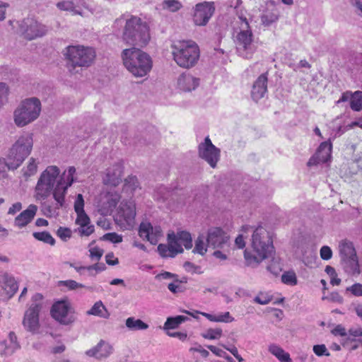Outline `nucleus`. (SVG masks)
Wrapping results in <instances>:
<instances>
[{
	"label": "nucleus",
	"mask_w": 362,
	"mask_h": 362,
	"mask_svg": "<svg viewBox=\"0 0 362 362\" xmlns=\"http://www.w3.org/2000/svg\"><path fill=\"white\" fill-rule=\"evenodd\" d=\"M76 168L73 166L61 173L56 165L47 166L40 174L35 187L34 197L37 201H45L51 194L57 207L65 204L68 189L74 182Z\"/></svg>",
	"instance_id": "nucleus-1"
},
{
	"label": "nucleus",
	"mask_w": 362,
	"mask_h": 362,
	"mask_svg": "<svg viewBox=\"0 0 362 362\" xmlns=\"http://www.w3.org/2000/svg\"><path fill=\"white\" fill-rule=\"evenodd\" d=\"M250 16L245 11L238 12L232 22L233 36L239 56L250 59L256 51L253 33L250 25Z\"/></svg>",
	"instance_id": "nucleus-2"
},
{
	"label": "nucleus",
	"mask_w": 362,
	"mask_h": 362,
	"mask_svg": "<svg viewBox=\"0 0 362 362\" xmlns=\"http://www.w3.org/2000/svg\"><path fill=\"white\" fill-rule=\"evenodd\" d=\"M123 25L122 38L127 44L141 47L148 44L151 37L146 22L138 16L124 14L115 22V27Z\"/></svg>",
	"instance_id": "nucleus-3"
},
{
	"label": "nucleus",
	"mask_w": 362,
	"mask_h": 362,
	"mask_svg": "<svg viewBox=\"0 0 362 362\" xmlns=\"http://www.w3.org/2000/svg\"><path fill=\"white\" fill-rule=\"evenodd\" d=\"M251 246V252L245 250L244 252L246 263L249 266L259 264L272 254V240L264 228L259 226L253 231Z\"/></svg>",
	"instance_id": "nucleus-4"
},
{
	"label": "nucleus",
	"mask_w": 362,
	"mask_h": 362,
	"mask_svg": "<svg viewBox=\"0 0 362 362\" xmlns=\"http://www.w3.org/2000/svg\"><path fill=\"white\" fill-rule=\"evenodd\" d=\"M171 54L175 63L182 68L194 66L200 56L197 44L192 40H175L170 46Z\"/></svg>",
	"instance_id": "nucleus-5"
},
{
	"label": "nucleus",
	"mask_w": 362,
	"mask_h": 362,
	"mask_svg": "<svg viewBox=\"0 0 362 362\" xmlns=\"http://www.w3.org/2000/svg\"><path fill=\"white\" fill-rule=\"evenodd\" d=\"M122 57L126 69L136 77L145 76L152 68L151 57L139 49H124Z\"/></svg>",
	"instance_id": "nucleus-6"
},
{
	"label": "nucleus",
	"mask_w": 362,
	"mask_h": 362,
	"mask_svg": "<svg viewBox=\"0 0 362 362\" xmlns=\"http://www.w3.org/2000/svg\"><path fill=\"white\" fill-rule=\"evenodd\" d=\"M42 110L40 100L37 98H26L21 102L13 112V121L18 127H25L35 121Z\"/></svg>",
	"instance_id": "nucleus-7"
},
{
	"label": "nucleus",
	"mask_w": 362,
	"mask_h": 362,
	"mask_svg": "<svg viewBox=\"0 0 362 362\" xmlns=\"http://www.w3.org/2000/svg\"><path fill=\"white\" fill-rule=\"evenodd\" d=\"M33 146V134L24 133L21 135L10 149L8 169L18 168L23 160L30 154Z\"/></svg>",
	"instance_id": "nucleus-8"
},
{
	"label": "nucleus",
	"mask_w": 362,
	"mask_h": 362,
	"mask_svg": "<svg viewBox=\"0 0 362 362\" xmlns=\"http://www.w3.org/2000/svg\"><path fill=\"white\" fill-rule=\"evenodd\" d=\"M44 306V296L40 293L33 294L28 304L22 322L27 331L32 333L37 332L40 327V313Z\"/></svg>",
	"instance_id": "nucleus-9"
},
{
	"label": "nucleus",
	"mask_w": 362,
	"mask_h": 362,
	"mask_svg": "<svg viewBox=\"0 0 362 362\" xmlns=\"http://www.w3.org/2000/svg\"><path fill=\"white\" fill-rule=\"evenodd\" d=\"M64 54L74 67H88L95 58V51L93 47L80 45L68 46Z\"/></svg>",
	"instance_id": "nucleus-10"
},
{
	"label": "nucleus",
	"mask_w": 362,
	"mask_h": 362,
	"mask_svg": "<svg viewBox=\"0 0 362 362\" xmlns=\"http://www.w3.org/2000/svg\"><path fill=\"white\" fill-rule=\"evenodd\" d=\"M136 204L134 201H123L119 205L114 221L121 230H131L136 225Z\"/></svg>",
	"instance_id": "nucleus-11"
},
{
	"label": "nucleus",
	"mask_w": 362,
	"mask_h": 362,
	"mask_svg": "<svg viewBox=\"0 0 362 362\" xmlns=\"http://www.w3.org/2000/svg\"><path fill=\"white\" fill-rule=\"evenodd\" d=\"M51 315L55 320L65 325L73 323L76 320L71 303L67 300L55 302L51 308Z\"/></svg>",
	"instance_id": "nucleus-12"
},
{
	"label": "nucleus",
	"mask_w": 362,
	"mask_h": 362,
	"mask_svg": "<svg viewBox=\"0 0 362 362\" xmlns=\"http://www.w3.org/2000/svg\"><path fill=\"white\" fill-rule=\"evenodd\" d=\"M20 30L28 40H33L36 37H42L47 31L46 26L32 18L23 20L20 25Z\"/></svg>",
	"instance_id": "nucleus-13"
},
{
	"label": "nucleus",
	"mask_w": 362,
	"mask_h": 362,
	"mask_svg": "<svg viewBox=\"0 0 362 362\" xmlns=\"http://www.w3.org/2000/svg\"><path fill=\"white\" fill-rule=\"evenodd\" d=\"M215 11L214 2L204 1L194 7L193 22L196 25H206Z\"/></svg>",
	"instance_id": "nucleus-14"
},
{
	"label": "nucleus",
	"mask_w": 362,
	"mask_h": 362,
	"mask_svg": "<svg viewBox=\"0 0 362 362\" xmlns=\"http://www.w3.org/2000/svg\"><path fill=\"white\" fill-rule=\"evenodd\" d=\"M199 155L206 160L211 167L215 168L220 157V150L216 148L209 137L199 146Z\"/></svg>",
	"instance_id": "nucleus-15"
},
{
	"label": "nucleus",
	"mask_w": 362,
	"mask_h": 362,
	"mask_svg": "<svg viewBox=\"0 0 362 362\" xmlns=\"http://www.w3.org/2000/svg\"><path fill=\"white\" fill-rule=\"evenodd\" d=\"M139 235L152 245H156L162 237V230L159 226H153L148 221H142L139 228Z\"/></svg>",
	"instance_id": "nucleus-16"
},
{
	"label": "nucleus",
	"mask_w": 362,
	"mask_h": 362,
	"mask_svg": "<svg viewBox=\"0 0 362 362\" xmlns=\"http://www.w3.org/2000/svg\"><path fill=\"white\" fill-rule=\"evenodd\" d=\"M119 199V194L116 192H108L101 197L98 204V211L103 216L110 215Z\"/></svg>",
	"instance_id": "nucleus-17"
},
{
	"label": "nucleus",
	"mask_w": 362,
	"mask_h": 362,
	"mask_svg": "<svg viewBox=\"0 0 362 362\" xmlns=\"http://www.w3.org/2000/svg\"><path fill=\"white\" fill-rule=\"evenodd\" d=\"M228 241V236L221 228L213 227L209 229L206 238L209 247L223 248L227 245Z\"/></svg>",
	"instance_id": "nucleus-18"
},
{
	"label": "nucleus",
	"mask_w": 362,
	"mask_h": 362,
	"mask_svg": "<svg viewBox=\"0 0 362 362\" xmlns=\"http://www.w3.org/2000/svg\"><path fill=\"white\" fill-rule=\"evenodd\" d=\"M332 148V144L330 141L321 143L315 154L309 159L308 165L313 166L329 161L331 158Z\"/></svg>",
	"instance_id": "nucleus-19"
},
{
	"label": "nucleus",
	"mask_w": 362,
	"mask_h": 362,
	"mask_svg": "<svg viewBox=\"0 0 362 362\" xmlns=\"http://www.w3.org/2000/svg\"><path fill=\"white\" fill-rule=\"evenodd\" d=\"M114 351L113 346L105 340H100L95 346L87 350L85 354L88 357L102 360L109 357Z\"/></svg>",
	"instance_id": "nucleus-20"
},
{
	"label": "nucleus",
	"mask_w": 362,
	"mask_h": 362,
	"mask_svg": "<svg viewBox=\"0 0 362 362\" xmlns=\"http://www.w3.org/2000/svg\"><path fill=\"white\" fill-rule=\"evenodd\" d=\"M200 80L190 73L185 72L180 74L177 80V87L182 91L190 92L199 86Z\"/></svg>",
	"instance_id": "nucleus-21"
},
{
	"label": "nucleus",
	"mask_w": 362,
	"mask_h": 362,
	"mask_svg": "<svg viewBox=\"0 0 362 362\" xmlns=\"http://www.w3.org/2000/svg\"><path fill=\"white\" fill-rule=\"evenodd\" d=\"M37 211V206L30 204L28 208L21 211L14 219L13 225L18 228L27 226L34 219Z\"/></svg>",
	"instance_id": "nucleus-22"
},
{
	"label": "nucleus",
	"mask_w": 362,
	"mask_h": 362,
	"mask_svg": "<svg viewBox=\"0 0 362 362\" xmlns=\"http://www.w3.org/2000/svg\"><path fill=\"white\" fill-rule=\"evenodd\" d=\"M267 73L261 74L254 82L251 96L255 101L262 98L267 91Z\"/></svg>",
	"instance_id": "nucleus-23"
},
{
	"label": "nucleus",
	"mask_w": 362,
	"mask_h": 362,
	"mask_svg": "<svg viewBox=\"0 0 362 362\" xmlns=\"http://www.w3.org/2000/svg\"><path fill=\"white\" fill-rule=\"evenodd\" d=\"M350 100V107L354 111L362 110V91H355L352 93L350 91H346L341 95V98L337 101V103L341 102H346Z\"/></svg>",
	"instance_id": "nucleus-24"
},
{
	"label": "nucleus",
	"mask_w": 362,
	"mask_h": 362,
	"mask_svg": "<svg viewBox=\"0 0 362 362\" xmlns=\"http://www.w3.org/2000/svg\"><path fill=\"white\" fill-rule=\"evenodd\" d=\"M122 172L123 168L120 163L116 164L112 168L107 169L103 178L104 183L108 185L117 186L121 182Z\"/></svg>",
	"instance_id": "nucleus-25"
},
{
	"label": "nucleus",
	"mask_w": 362,
	"mask_h": 362,
	"mask_svg": "<svg viewBox=\"0 0 362 362\" xmlns=\"http://www.w3.org/2000/svg\"><path fill=\"white\" fill-rule=\"evenodd\" d=\"M76 223L79 226L77 229V232L81 236H89L95 230V227L90 223V220L88 216L76 218Z\"/></svg>",
	"instance_id": "nucleus-26"
},
{
	"label": "nucleus",
	"mask_w": 362,
	"mask_h": 362,
	"mask_svg": "<svg viewBox=\"0 0 362 362\" xmlns=\"http://www.w3.org/2000/svg\"><path fill=\"white\" fill-rule=\"evenodd\" d=\"M195 313L202 315L212 322L230 323L235 320V318L228 311L217 315L201 311H195Z\"/></svg>",
	"instance_id": "nucleus-27"
},
{
	"label": "nucleus",
	"mask_w": 362,
	"mask_h": 362,
	"mask_svg": "<svg viewBox=\"0 0 362 362\" xmlns=\"http://www.w3.org/2000/svg\"><path fill=\"white\" fill-rule=\"evenodd\" d=\"M86 314L103 319H108L110 316V312L101 300L96 301Z\"/></svg>",
	"instance_id": "nucleus-28"
},
{
	"label": "nucleus",
	"mask_w": 362,
	"mask_h": 362,
	"mask_svg": "<svg viewBox=\"0 0 362 362\" xmlns=\"http://www.w3.org/2000/svg\"><path fill=\"white\" fill-rule=\"evenodd\" d=\"M344 270L350 275H358L361 273L357 256L342 259Z\"/></svg>",
	"instance_id": "nucleus-29"
},
{
	"label": "nucleus",
	"mask_w": 362,
	"mask_h": 362,
	"mask_svg": "<svg viewBox=\"0 0 362 362\" xmlns=\"http://www.w3.org/2000/svg\"><path fill=\"white\" fill-rule=\"evenodd\" d=\"M126 327L132 332L144 331L148 329L149 325L141 319L129 317L125 320Z\"/></svg>",
	"instance_id": "nucleus-30"
},
{
	"label": "nucleus",
	"mask_w": 362,
	"mask_h": 362,
	"mask_svg": "<svg viewBox=\"0 0 362 362\" xmlns=\"http://www.w3.org/2000/svg\"><path fill=\"white\" fill-rule=\"evenodd\" d=\"M4 291L7 298H10L14 296L18 288L16 279L11 276L5 275L4 277Z\"/></svg>",
	"instance_id": "nucleus-31"
},
{
	"label": "nucleus",
	"mask_w": 362,
	"mask_h": 362,
	"mask_svg": "<svg viewBox=\"0 0 362 362\" xmlns=\"http://www.w3.org/2000/svg\"><path fill=\"white\" fill-rule=\"evenodd\" d=\"M269 351L278 358L281 362H292L290 355L286 352L281 346L272 344L269 346Z\"/></svg>",
	"instance_id": "nucleus-32"
},
{
	"label": "nucleus",
	"mask_w": 362,
	"mask_h": 362,
	"mask_svg": "<svg viewBox=\"0 0 362 362\" xmlns=\"http://www.w3.org/2000/svg\"><path fill=\"white\" fill-rule=\"evenodd\" d=\"M188 320V317L184 315L169 317L163 325V329L169 332L170 329H177L182 323Z\"/></svg>",
	"instance_id": "nucleus-33"
},
{
	"label": "nucleus",
	"mask_w": 362,
	"mask_h": 362,
	"mask_svg": "<svg viewBox=\"0 0 362 362\" xmlns=\"http://www.w3.org/2000/svg\"><path fill=\"white\" fill-rule=\"evenodd\" d=\"M341 259L356 256L355 248L351 242L343 241L339 244Z\"/></svg>",
	"instance_id": "nucleus-34"
},
{
	"label": "nucleus",
	"mask_w": 362,
	"mask_h": 362,
	"mask_svg": "<svg viewBox=\"0 0 362 362\" xmlns=\"http://www.w3.org/2000/svg\"><path fill=\"white\" fill-rule=\"evenodd\" d=\"M223 335V329L221 327H211L201 333L202 337L207 340H218Z\"/></svg>",
	"instance_id": "nucleus-35"
},
{
	"label": "nucleus",
	"mask_w": 362,
	"mask_h": 362,
	"mask_svg": "<svg viewBox=\"0 0 362 362\" xmlns=\"http://www.w3.org/2000/svg\"><path fill=\"white\" fill-rule=\"evenodd\" d=\"M168 240L173 257L183 252L182 245L175 237L174 233L168 234Z\"/></svg>",
	"instance_id": "nucleus-36"
},
{
	"label": "nucleus",
	"mask_w": 362,
	"mask_h": 362,
	"mask_svg": "<svg viewBox=\"0 0 362 362\" xmlns=\"http://www.w3.org/2000/svg\"><path fill=\"white\" fill-rule=\"evenodd\" d=\"M175 237L177 239L180 243L183 245L186 249H190L192 247V240L191 234L187 231H180L175 235Z\"/></svg>",
	"instance_id": "nucleus-37"
},
{
	"label": "nucleus",
	"mask_w": 362,
	"mask_h": 362,
	"mask_svg": "<svg viewBox=\"0 0 362 362\" xmlns=\"http://www.w3.org/2000/svg\"><path fill=\"white\" fill-rule=\"evenodd\" d=\"M209 246L206 238L203 235H200L195 240V246L193 252L204 255L207 251Z\"/></svg>",
	"instance_id": "nucleus-38"
},
{
	"label": "nucleus",
	"mask_w": 362,
	"mask_h": 362,
	"mask_svg": "<svg viewBox=\"0 0 362 362\" xmlns=\"http://www.w3.org/2000/svg\"><path fill=\"white\" fill-rule=\"evenodd\" d=\"M74 211L76 214V218L88 216L84 211V199L81 194H78L74 202Z\"/></svg>",
	"instance_id": "nucleus-39"
},
{
	"label": "nucleus",
	"mask_w": 362,
	"mask_h": 362,
	"mask_svg": "<svg viewBox=\"0 0 362 362\" xmlns=\"http://www.w3.org/2000/svg\"><path fill=\"white\" fill-rule=\"evenodd\" d=\"M38 163L33 158H30L27 165L22 169L23 175L26 178L34 175L37 170Z\"/></svg>",
	"instance_id": "nucleus-40"
},
{
	"label": "nucleus",
	"mask_w": 362,
	"mask_h": 362,
	"mask_svg": "<svg viewBox=\"0 0 362 362\" xmlns=\"http://www.w3.org/2000/svg\"><path fill=\"white\" fill-rule=\"evenodd\" d=\"M33 235L36 240L49 244L50 245H54L55 243V240L49 232H35Z\"/></svg>",
	"instance_id": "nucleus-41"
},
{
	"label": "nucleus",
	"mask_w": 362,
	"mask_h": 362,
	"mask_svg": "<svg viewBox=\"0 0 362 362\" xmlns=\"http://www.w3.org/2000/svg\"><path fill=\"white\" fill-rule=\"evenodd\" d=\"M281 281L284 284L289 286H295L298 283L296 273L293 271L285 272L281 275Z\"/></svg>",
	"instance_id": "nucleus-42"
},
{
	"label": "nucleus",
	"mask_w": 362,
	"mask_h": 362,
	"mask_svg": "<svg viewBox=\"0 0 362 362\" xmlns=\"http://www.w3.org/2000/svg\"><path fill=\"white\" fill-rule=\"evenodd\" d=\"M279 15L277 12L272 11V12H266L262 14L261 17L262 23L264 25H269L272 23L278 20Z\"/></svg>",
	"instance_id": "nucleus-43"
},
{
	"label": "nucleus",
	"mask_w": 362,
	"mask_h": 362,
	"mask_svg": "<svg viewBox=\"0 0 362 362\" xmlns=\"http://www.w3.org/2000/svg\"><path fill=\"white\" fill-rule=\"evenodd\" d=\"M163 6L164 8L172 12L177 11L182 7L181 3L177 0H165L163 1Z\"/></svg>",
	"instance_id": "nucleus-44"
},
{
	"label": "nucleus",
	"mask_w": 362,
	"mask_h": 362,
	"mask_svg": "<svg viewBox=\"0 0 362 362\" xmlns=\"http://www.w3.org/2000/svg\"><path fill=\"white\" fill-rule=\"evenodd\" d=\"M94 241L89 244L90 257L93 260H99L103 255V250L100 248L93 246Z\"/></svg>",
	"instance_id": "nucleus-45"
},
{
	"label": "nucleus",
	"mask_w": 362,
	"mask_h": 362,
	"mask_svg": "<svg viewBox=\"0 0 362 362\" xmlns=\"http://www.w3.org/2000/svg\"><path fill=\"white\" fill-rule=\"evenodd\" d=\"M138 187V180L135 176H129L124 180V189L134 191Z\"/></svg>",
	"instance_id": "nucleus-46"
},
{
	"label": "nucleus",
	"mask_w": 362,
	"mask_h": 362,
	"mask_svg": "<svg viewBox=\"0 0 362 362\" xmlns=\"http://www.w3.org/2000/svg\"><path fill=\"white\" fill-rule=\"evenodd\" d=\"M102 240H107L112 243H120L123 240V237L122 235L116 233H108L102 237Z\"/></svg>",
	"instance_id": "nucleus-47"
},
{
	"label": "nucleus",
	"mask_w": 362,
	"mask_h": 362,
	"mask_svg": "<svg viewBox=\"0 0 362 362\" xmlns=\"http://www.w3.org/2000/svg\"><path fill=\"white\" fill-rule=\"evenodd\" d=\"M57 235L63 241H67L72 235V231L70 228L66 227H59L57 231Z\"/></svg>",
	"instance_id": "nucleus-48"
},
{
	"label": "nucleus",
	"mask_w": 362,
	"mask_h": 362,
	"mask_svg": "<svg viewBox=\"0 0 362 362\" xmlns=\"http://www.w3.org/2000/svg\"><path fill=\"white\" fill-rule=\"evenodd\" d=\"M346 292H350L356 297L362 296V284L355 283L346 288Z\"/></svg>",
	"instance_id": "nucleus-49"
},
{
	"label": "nucleus",
	"mask_w": 362,
	"mask_h": 362,
	"mask_svg": "<svg viewBox=\"0 0 362 362\" xmlns=\"http://www.w3.org/2000/svg\"><path fill=\"white\" fill-rule=\"evenodd\" d=\"M313 350L315 354L317 356H329L330 355V353L329 352L328 349H327L325 344L314 345Z\"/></svg>",
	"instance_id": "nucleus-50"
},
{
	"label": "nucleus",
	"mask_w": 362,
	"mask_h": 362,
	"mask_svg": "<svg viewBox=\"0 0 362 362\" xmlns=\"http://www.w3.org/2000/svg\"><path fill=\"white\" fill-rule=\"evenodd\" d=\"M59 284H60V285L66 286L69 290H75V289L85 287V286L83 284H79L74 280L62 281H60Z\"/></svg>",
	"instance_id": "nucleus-51"
},
{
	"label": "nucleus",
	"mask_w": 362,
	"mask_h": 362,
	"mask_svg": "<svg viewBox=\"0 0 362 362\" xmlns=\"http://www.w3.org/2000/svg\"><path fill=\"white\" fill-rule=\"evenodd\" d=\"M322 300H328L337 303H343V297L337 291L332 292L327 296H322Z\"/></svg>",
	"instance_id": "nucleus-52"
},
{
	"label": "nucleus",
	"mask_w": 362,
	"mask_h": 362,
	"mask_svg": "<svg viewBox=\"0 0 362 362\" xmlns=\"http://www.w3.org/2000/svg\"><path fill=\"white\" fill-rule=\"evenodd\" d=\"M106 267L105 264H95L91 266L87 267V272H89L90 275H95L99 272H101L105 269Z\"/></svg>",
	"instance_id": "nucleus-53"
},
{
	"label": "nucleus",
	"mask_w": 362,
	"mask_h": 362,
	"mask_svg": "<svg viewBox=\"0 0 362 362\" xmlns=\"http://www.w3.org/2000/svg\"><path fill=\"white\" fill-rule=\"evenodd\" d=\"M272 300V297L267 293H261L254 299V301L260 305H267Z\"/></svg>",
	"instance_id": "nucleus-54"
},
{
	"label": "nucleus",
	"mask_w": 362,
	"mask_h": 362,
	"mask_svg": "<svg viewBox=\"0 0 362 362\" xmlns=\"http://www.w3.org/2000/svg\"><path fill=\"white\" fill-rule=\"evenodd\" d=\"M158 251L160 256L163 257H173L169 245L160 244L158 246Z\"/></svg>",
	"instance_id": "nucleus-55"
},
{
	"label": "nucleus",
	"mask_w": 362,
	"mask_h": 362,
	"mask_svg": "<svg viewBox=\"0 0 362 362\" xmlns=\"http://www.w3.org/2000/svg\"><path fill=\"white\" fill-rule=\"evenodd\" d=\"M320 257L324 260H329L332 257V251L329 246H322L320 251Z\"/></svg>",
	"instance_id": "nucleus-56"
},
{
	"label": "nucleus",
	"mask_w": 362,
	"mask_h": 362,
	"mask_svg": "<svg viewBox=\"0 0 362 362\" xmlns=\"http://www.w3.org/2000/svg\"><path fill=\"white\" fill-rule=\"evenodd\" d=\"M8 93V89L6 85L4 83H0V106L6 102Z\"/></svg>",
	"instance_id": "nucleus-57"
},
{
	"label": "nucleus",
	"mask_w": 362,
	"mask_h": 362,
	"mask_svg": "<svg viewBox=\"0 0 362 362\" xmlns=\"http://www.w3.org/2000/svg\"><path fill=\"white\" fill-rule=\"evenodd\" d=\"M189 351V352H198L204 358H207L209 355V352L200 344H196L194 346L191 347Z\"/></svg>",
	"instance_id": "nucleus-58"
},
{
	"label": "nucleus",
	"mask_w": 362,
	"mask_h": 362,
	"mask_svg": "<svg viewBox=\"0 0 362 362\" xmlns=\"http://www.w3.org/2000/svg\"><path fill=\"white\" fill-rule=\"evenodd\" d=\"M23 208L22 203L17 202L13 203L8 209L7 214L13 216L18 212H20Z\"/></svg>",
	"instance_id": "nucleus-59"
},
{
	"label": "nucleus",
	"mask_w": 362,
	"mask_h": 362,
	"mask_svg": "<svg viewBox=\"0 0 362 362\" xmlns=\"http://www.w3.org/2000/svg\"><path fill=\"white\" fill-rule=\"evenodd\" d=\"M57 7L62 11H71L74 8V4L69 1H62L57 4Z\"/></svg>",
	"instance_id": "nucleus-60"
},
{
	"label": "nucleus",
	"mask_w": 362,
	"mask_h": 362,
	"mask_svg": "<svg viewBox=\"0 0 362 362\" xmlns=\"http://www.w3.org/2000/svg\"><path fill=\"white\" fill-rule=\"evenodd\" d=\"M332 334L334 336L346 337L347 332L346 328L341 325H337L332 330Z\"/></svg>",
	"instance_id": "nucleus-61"
},
{
	"label": "nucleus",
	"mask_w": 362,
	"mask_h": 362,
	"mask_svg": "<svg viewBox=\"0 0 362 362\" xmlns=\"http://www.w3.org/2000/svg\"><path fill=\"white\" fill-rule=\"evenodd\" d=\"M207 348L217 356L225 358L227 355L225 351L218 346L209 345Z\"/></svg>",
	"instance_id": "nucleus-62"
},
{
	"label": "nucleus",
	"mask_w": 362,
	"mask_h": 362,
	"mask_svg": "<svg viewBox=\"0 0 362 362\" xmlns=\"http://www.w3.org/2000/svg\"><path fill=\"white\" fill-rule=\"evenodd\" d=\"M348 333L351 337H362V327L359 326L352 327L349 328Z\"/></svg>",
	"instance_id": "nucleus-63"
},
{
	"label": "nucleus",
	"mask_w": 362,
	"mask_h": 362,
	"mask_svg": "<svg viewBox=\"0 0 362 362\" xmlns=\"http://www.w3.org/2000/svg\"><path fill=\"white\" fill-rule=\"evenodd\" d=\"M350 2L355 8L356 13L362 17V0H350Z\"/></svg>",
	"instance_id": "nucleus-64"
}]
</instances>
